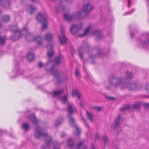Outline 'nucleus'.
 I'll return each mask as SVG.
<instances>
[{
  "label": "nucleus",
  "mask_w": 149,
  "mask_h": 149,
  "mask_svg": "<svg viewBox=\"0 0 149 149\" xmlns=\"http://www.w3.org/2000/svg\"><path fill=\"white\" fill-rule=\"evenodd\" d=\"M10 29L13 32L14 36L11 38L13 41L18 40L22 36V34L25 36L26 40L29 42L35 41L38 45L40 46L42 44V41L41 37L39 36L33 37L32 35L28 32V29L26 27L24 28L23 29L20 31H18L16 25H12L10 26Z\"/></svg>",
  "instance_id": "1"
},
{
  "label": "nucleus",
  "mask_w": 149,
  "mask_h": 149,
  "mask_svg": "<svg viewBox=\"0 0 149 149\" xmlns=\"http://www.w3.org/2000/svg\"><path fill=\"white\" fill-rule=\"evenodd\" d=\"M43 129L41 128L35 129V138L38 139L42 137L44 139L45 144L43 146L42 149H49L51 145L53 146V149H59L60 144L56 142H52L51 136H48L47 133H43Z\"/></svg>",
  "instance_id": "2"
},
{
  "label": "nucleus",
  "mask_w": 149,
  "mask_h": 149,
  "mask_svg": "<svg viewBox=\"0 0 149 149\" xmlns=\"http://www.w3.org/2000/svg\"><path fill=\"white\" fill-rule=\"evenodd\" d=\"M110 83L111 85L116 87L119 86L122 89L127 88L130 91H137L141 89V86L138 85L137 83L128 84H127L124 79L120 78H116L114 76H112L110 78Z\"/></svg>",
  "instance_id": "3"
},
{
  "label": "nucleus",
  "mask_w": 149,
  "mask_h": 149,
  "mask_svg": "<svg viewBox=\"0 0 149 149\" xmlns=\"http://www.w3.org/2000/svg\"><path fill=\"white\" fill-rule=\"evenodd\" d=\"M94 8L93 6L91 4L89 3L84 5L82 10L81 11L77 12L74 15H71L67 14H65L64 17L65 20L69 22L74 19H77L81 18L83 13H87L90 12Z\"/></svg>",
  "instance_id": "4"
},
{
  "label": "nucleus",
  "mask_w": 149,
  "mask_h": 149,
  "mask_svg": "<svg viewBox=\"0 0 149 149\" xmlns=\"http://www.w3.org/2000/svg\"><path fill=\"white\" fill-rule=\"evenodd\" d=\"M63 94V90L54 91L53 92V95L54 97H59L63 103L68 104V105L67 107L69 113L71 114L73 113V111H77L76 109L72 103H68L66 96H64L62 97H61V96Z\"/></svg>",
  "instance_id": "5"
},
{
  "label": "nucleus",
  "mask_w": 149,
  "mask_h": 149,
  "mask_svg": "<svg viewBox=\"0 0 149 149\" xmlns=\"http://www.w3.org/2000/svg\"><path fill=\"white\" fill-rule=\"evenodd\" d=\"M90 34L94 35L96 36L98 39L102 38L100 31L98 30H95L94 28L92 25L89 26L86 29L84 32L82 34L79 35L78 36L81 37L86 35L89 36Z\"/></svg>",
  "instance_id": "6"
},
{
  "label": "nucleus",
  "mask_w": 149,
  "mask_h": 149,
  "mask_svg": "<svg viewBox=\"0 0 149 149\" xmlns=\"http://www.w3.org/2000/svg\"><path fill=\"white\" fill-rule=\"evenodd\" d=\"M45 38L49 41L48 44L47 45V47L48 49L47 54L48 56L50 58L54 54L53 50L54 46L51 41L52 40L53 36L51 33H47L45 35Z\"/></svg>",
  "instance_id": "7"
},
{
  "label": "nucleus",
  "mask_w": 149,
  "mask_h": 149,
  "mask_svg": "<svg viewBox=\"0 0 149 149\" xmlns=\"http://www.w3.org/2000/svg\"><path fill=\"white\" fill-rule=\"evenodd\" d=\"M60 58L58 57L55 58L54 61V66H52L51 70V72L54 76V77L57 78H58L60 75V72L58 71V70L56 68L55 66L58 64L60 61Z\"/></svg>",
  "instance_id": "8"
},
{
  "label": "nucleus",
  "mask_w": 149,
  "mask_h": 149,
  "mask_svg": "<svg viewBox=\"0 0 149 149\" xmlns=\"http://www.w3.org/2000/svg\"><path fill=\"white\" fill-rule=\"evenodd\" d=\"M36 19L38 22H42V30L47 28V21L45 16H43L40 13H39L37 16Z\"/></svg>",
  "instance_id": "9"
},
{
  "label": "nucleus",
  "mask_w": 149,
  "mask_h": 149,
  "mask_svg": "<svg viewBox=\"0 0 149 149\" xmlns=\"http://www.w3.org/2000/svg\"><path fill=\"white\" fill-rule=\"evenodd\" d=\"M90 50V48L87 42L84 43L82 46L79 48V56L81 59H83L82 53L84 52H87Z\"/></svg>",
  "instance_id": "10"
},
{
  "label": "nucleus",
  "mask_w": 149,
  "mask_h": 149,
  "mask_svg": "<svg viewBox=\"0 0 149 149\" xmlns=\"http://www.w3.org/2000/svg\"><path fill=\"white\" fill-rule=\"evenodd\" d=\"M60 32L61 35V37L59 35L58 36V38L59 41L60 43L61 44H65L67 42V39L65 34L64 29L62 26H61Z\"/></svg>",
  "instance_id": "11"
},
{
  "label": "nucleus",
  "mask_w": 149,
  "mask_h": 149,
  "mask_svg": "<svg viewBox=\"0 0 149 149\" xmlns=\"http://www.w3.org/2000/svg\"><path fill=\"white\" fill-rule=\"evenodd\" d=\"M69 121L70 124L73 127L75 128V134L77 135H79L80 131L75 123V120L72 117L70 116L69 117Z\"/></svg>",
  "instance_id": "12"
},
{
  "label": "nucleus",
  "mask_w": 149,
  "mask_h": 149,
  "mask_svg": "<svg viewBox=\"0 0 149 149\" xmlns=\"http://www.w3.org/2000/svg\"><path fill=\"white\" fill-rule=\"evenodd\" d=\"M83 26V24L80 23L78 25H73L70 27V31L71 33L73 34H74L79 31Z\"/></svg>",
  "instance_id": "13"
},
{
  "label": "nucleus",
  "mask_w": 149,
  "mask_h": 149,
  "mask_svg": "<svg viewBox=\"0 0 149 149\" xmlns=\"http://www.w3.org/2000/svg\"><path fill=\"white\" fill-rule=\"evenodd\" d=\"M147 38L145 40H142L140 42L139 47H142L144 48H146L149 44V34H147Z\"/></svg>",
  "instance_id": "14"
},
{
  "label": "nucleus",
  "mask_w": 149,
  "mask_h": 149,
  "mask_svg": "<svg viewBox=\"0 0 149 149\" xmlns=\"http://www.w3.org/2000/svg\"><path fill=\"white\" fill-rule=\"evenodd\" d=\"M10 0H0V5L5 8H8L10 6Z\"/></svg>",
  "instance_id": "15"
},
{
  "label": "nucleus",
  "mask_w": 149,
  "mask_h": 149,
  "mask_svg": "<svg viewBox=\"0 0 149 149\" xmlns=\"http://www.w3.org/2000/svg\"><path fill=\"white\" fill-rule=\"evenodd\" d=\"M36 10V8L31 5L28 6L26 8V11L29 14H33Z\"/></svg>",
  "instance_id": "16"
},
{
  "label": "nucleus",
  "mask_w": 149,
  "mask_h": 149,
  "mask_svg": "<svg viewBox=\"0 0 149 149\" xmlns=\"http://www.w3.org/2000/svg\"><path fill=\"white\" fill-rule=\"evenodd\" d=\"M57 11L59 12L60 11H62L63 12L69 11V9L68 8L59 5L56 8Z\"/></svg>",
  "instance_id": "17"
},
{
  "label": "nucleus",
  "mask_w": 149,
  "mask_h": 149,
  "mask_svg": "<svg viewBox=\"0 0 149 149\" xmlns=\"http://www.w3.org/2000/svg\"><path fill=\"white\" fill-rule=\"evenodd\" d=\"M28 118L35 124H37L38 123V121L36 119L33 115H30L29 116Z\"/></svg>",
  "instance_id": "18"
},
{
  "label": "nucleus",
  "mask_w": 149,
  "mask_h": 149,
  "mask_svg": "<svg viewBox=\"0 0 149 149\" xmlns=\"http://www.w3.org/2000/svg\"><path fill=\"white\" fill-rule=\"evenodd\" d=\"M26 57L27 59L30 61H32L34 58V54L31 52H29Z\"/></svg>",
  "instance_id": "19"
},
{
  "label": "nucleus",
  "mask_w": 149,
  "mask_h": 149,
  "mask_svg": "<svg viewBox=\"0 0 149 149\" xmlns=\"http://www.w3.org/2000/svg\"><path fill=\"white\" fill-rule=\"evenodd\" d=\"M84 141H82L78 143L77 145L78 149H88L84 144Z\"/></svg>",
  "instance_id": "20"
},
{
  "label": "nucleus",
  "mask_w": 149,
  "mask_h": 149,
  "mask_svg": "<svg viewBox=\"0 0 149 149\" xmlns=\"http://www.w3.org/2000/svg\"><path fill=\"white\" fill-rule=\"evenodd\" d=\"M123 122V119L121 116H119L116 119L115 124L116 126L120 125Z\"/></svg>",
  "instance_id": "21"
},
{
  "label": "nucleus",
  "mask_w": 149,
  "mask_h": 149,
  "mask_svg": "<svg viewBox=\"0 0 149 149\" xmlns=\"http://www.w3.org/2000/svg\"><path fill=\"white\" fill-rule=\"evenodd\" d=\"M68 145L71 148H74L75 146V143L71 138L69 139L68 140Z\"/></svg>",
  "instance_id": "22"
},
{
  "label": "nucleus",
  "mask_w": 149,
  "mask_h": 149,
  "mask_svg": "<svg viewBox=\"0 0 149 149\" xmlns=\"http://www.w3.org/2000/svg\"><path fill=\"white\" fill-rule=\"evenodd\" d=\"M72 96H76L78 99H80L81 97V94L77 90L73 91L72 94Z\"/></svg>",
  "instance_id": "23"
},
{
  "label": "nucleus",
  "mask_w": 149,
  "mask_h": 149,
  "mask_svg": "<svg viewBox=\"0 0 149 149\" xmlns=\"http://www.w3.org/2000/svg\"><path fill=\"white\" fill-rule=\"evenodd\" d=\"M62 123V118H60L58 119L56 121L55 125L56 127L60 125Z\"/></svg>",
  "instance_id": "24"
},
{
  "label": "nucleus",
  "mask_w": 149,
  "mask_h": 149,
  "mask_svg": "<svg viewBox=\"0 0 149 149\" xmlns=\"http://www.w3.org/2000/svg\"><path fill=\"white\" fill-rule=\"evenodd\" d=\"M10 17L8 15H4L2 17V20L4 22H8L10 20Z\"/></svg>",
  "instance_id": "25"
},
{
  "label": "nucleus",
  "mask_w": 149,
  "mask_h": 149,
  "mask_svg": "<svg viewBox=\"0 0 149 149\" xmlns=\"http://www.w3.org/2000/svg\"><path fill=\"white\" fill-rule=\"evenodd\" d=\"M29 125L27 123H24L23 124L22 128L24 131H27L29 127Z\"/></svg>",
  "instance_id": "26"
},
{
  "label": "nucleus",
  "mask_w": 149,
  "mask_h": 149,
  "mask_svg": "<svg viewBox=\"0 0 149 149\" xmlns=\"http://www.w3.org/2000/svg\"><path fill=\"white\" fill-rule=\"evenodd\" d=\"M5 41V37H1L0 36V45L3 44Z\"/></svg>",
  "instance_id": "27"
},
{
  "label": "nucleus",
  "mask_w": 149,
  "mask_h": 149,
  "mask_svg": "<svg viewBox=\"0 0 149 149\" xmlns=\"http://www.w3.org/2000/svg\"><path fill=\"white\" fill-rule=\"evenodd\" d=\"M86 114L88 119L91 121H92L93 120V117L92 115L88 111L87 112Z\"/></svg>",
  "instance_id": "28"
},
{
  "label": "nucleus",
  "mask_w": 149,
  "mask_h": 149,
  "mask_svg": "<svg viewBox=\"0 0 149 149\" xmlns=\"http://www.w3.org/2000/svg\"><path fill=\"white\" fill-rule=\"evenodd\" d=\"M126 77L128 79H130L132 77V73L130 72H126Z\"/></svg>",
  "instance_id": "29"
},
{
  "label": "nucleus",
  "mask_w": 149,
  "mask_h": 149,
  "mask_svg": "<svg viewBox=\"0 0 149 149\" xmlns=\"http://www.w3.org/2000/svg\"><path fill=\"white\" fill-rule=\"evenodd\" d=\"M75 74L77 77H79L80 75L79 72V70L77 68L75 71Z\"/></svg>",
  "instance_id": "30"
},
{
  "label": "nucleus",
  "mask_w": 149,
  "mask_h": 149,
  "mask_svg": "<svg viewBox=\"0 0 149 149\" xmlns=\"http://www.w3.org/2000/svg\"><path fill=\"white\" fill-rule=\"evenodd\" d=\"M140 103H136L134 105V108L135 109H138L140 108Z\"/></svg>",
  "instance_id": "31"
},
{
  "label": "nucleus",
  "mask_w": 149,
  "mask_h": 149,
  "mask_svg": "<svg viewBox=\"0 0 149 149\" xmlns=\"http://www.w3.org/2000/svg\"><path fill=\"white\" fill-rule=\"evenodd\" d=\"M130 108V106L129 105H127V106H126L125 107H123V108H122V111H124L125 110H127L128 109Z\"/></svg>",
  "instance_id": "32"
},
{
  "label": "nucleus",
  "mask_w": 149,
  "mask_h": 149,
  "mask_svg": "<svg viewBox=\"0 0 149 149\" xmlns=\"http://www.w3.org/2000/svg\"><path fill=\"white\" fill-rule=\"evenodd\" d=\"M103 140L104 141V143H106L107 140V137L106 136H103Z\"/></svg>",
  "instance_id": "33"
},
{
  "label": "nucleus",
  "mask_w": 149,
  "mask_h": 149,
  "mask_svg": "<svg viewBox=\"0 0 149 149\" xmlns=\"http://www.w3.org/2000/svg\"><path fill=\"white\" fill-rule=\"evenodd\" d=\"M95 110L97 111H100L101 110V108L100 107H95Z\"/></svg>",
  "instance_id": "34"
},
{
  "label": "nucleus",
  "mask_w": 149,
  "mask_h": 149,
  "mask_svg": "<svg viewBox=\"0 0 149 149\" xmlns=\"http://www.w3.org/2000/svg\"><path fill=\"white\" fill-rule=\"evenodd\" d=\"M100 136V135L98 133H97L95 135V139H97Z\"/></svg>",
  "instance_id": "35"
},
{
  "label": "nucleus",
  "mask_w": 149,
  "mask_h": 149,
  "mask_svg": "<svg viewBox=\"0 0 149 149\" xmlns=\"http://www.w3.org/2000/svg\"><path fill=\"white\" fill-rule=\"evenodd\" d=\"M134 10V9H133L132 10V11H131V12H127L125 13L124 14V15H126L128 14H131L132 13V11H133Z\"/></svg>",
  "instance_id": "36"
},
{
  "label": "nucleus",
  "mask_w": 149,
  "mask_h": 149,
  "mask_svg": "<svg viewBox=\"0 0 149 149\" xmlns=\"http://www.w3.org/2000/svg\"><path fill=\"white\" fill-rule=\"evenodd\" d=\"M43 64L41 62H39L38 63V66L39 67H41L43 65Z\"/></svg>",
  "instance_id": "37"
},
{
  "label": "nucleus",
  "mask_w": 149,
  "mask_h": 149,
  "mask_svg": "<svg viewBox=\"0 0 149 149\" xmlns=\"http://www.w3.org/2000/svg\"><path fill=\"white\" fill-rule=\"evenodd\" d=\"M146 89L147 91L149 90V84H147L146 85Z\"/></svg>",
  "instance_id": "38"
},
{
  "label": "nucleus",
  "mask_w": 149,
  "mask_h": 149,
  "mask_svg": "<svg viewBox=\"0 0 149 149\" xmlns=\"http://www.w3.org/2000/svg\"><path fill=\"white\" fill-rule=\"evenodd\" d=\"M128 3V6L129 8H130V1L131 0H127Z\"/></svg>",
  "instance_id": "39"
},
{
  "label": "nucleus",
  "mask_w": 149,
  "mask_h": 149,
  "mask_svg": "<svg viewBox=\"0 0 149 149\" xmlns=\"http://www.w3.org/2000/svg\"><path fill=\"white\" fill-rule=\"evenodd\" d=\"M91 148L92 149H95L94 148V145H93L91 146Z\"/></svg>",
  "instance_id": "40"
},
{
  "label": "nucleus",
  "mask_w": 149,
  "mask_h": 149,
  "mask_svg": "<svg viewBox=\"0 0 149 149\" xmlns=\"http://www.w3.org/2000/svg\"><path fill=\"white\" fill-rule=\"evenodd\" d=\"M102 53L100 52H99V53L98 54V55L99 56H101V55H102Z\"/></svg>",
  "instance_id": "41"
},
{
  "label": "nucleus",
  "mask_w": 149,
  "mask_h": 149,
  "mask_svg": "<svg viewBox=\"0 0 149 149\" xmlns=\"http://www.w3.org/2000/svg\"><path fill=\"white\" fill-rule=\"evenodd\" d=\"M145 105L148 107H149V104H145Z\"/></svg>",
  "instance_id": "42"
},
{
  "label": "nucleus",
  "mask_w": 149,
  "mask_h": 149,
  "mask_svg": "<svg viewBox=\"0 0 149 149\" xmlns=\"http://www.w3.org/2000/svg\"><path fill=\"white\" fill-rule=\"evenodd\" d=\"M61 2H64L67 1V0H60Z\"/></svg>",
  "instance_id": "43"
},
{
  "label": "nucleus",
  "mask_w": 149,
  "mask_h": 149,
  "mask_svg": "<svg viewBox=\"0 0 149 149\" xmlns=\"http://www.w3.org/2000/svg\"><path fill=\"white\" fill-rule=\"evenodd\" d=\"M108 98H109L111 99H114V98L113 97H109Z\"/></svg>",
  "instance_id": "44"
},
{
  "label": "nucleus",
  "mask_w": 149,
  "mask_h": 149,
  "mask_svg": "<svg viewBox=\"0 0 149 149\" xmlns=\"http://www.w3.org/2000/svg\"><path fill=\"white\" fill-rule=\"evenodd\" d=\"M65 135V134H63V135H62V137H63Z\"/></svg>",
  "instance_id": "45"
},
{
  "label": "nucleus",
  "mask_w": 149,
  "mask_h": 149,
  "mask_svg": "<svg viewBox=\"0 0 149 149\" xmlns=\"http://www.w3.org/2000/svg\"><path fill=\"white\" fill-rule=\"evenodd\" d=\"M51 62V61H48V63H47V64H49V63H50V62Z\"/></svg>",
  "instance_id": "46"
},
{
  "label": "nucleus",
  "mask_w": 149,
  "mask_h": 149,
  "mask_svg": "<svg viewBox=\"0 0 149 149\" xmlns=\"http://www.w3.org/2000/svg\"><path fill=\"white\" fill-rule=\"evenodd\" d=\"M81 117H82V118L84 120V119L83 118V117L82 116V115H81Z\"/></svg>",
  "instance_id": "47"
},
{
  "label": "nucleus",
  "mask_w": 149,
  "mask_h": 149,
  "mask_svg": "<svg viewBox=\"0 0 149 149\" xmlns=\"http://www.w3.org/2000/svg\"><path fill=\"white\" fill-rule=\"evenodd\" d=\"M130 34H131V35L132 36H133V35H132V33H130Z\"/></svg>",
  "instance_id": "48"
},
{
  "label": "nucleus",
  "mask_w": 149,
  "mask_h": 149,
  "mask_svg": "<svg viewBox=\"0 0 149 149\" xmlns=\"http://www.w3.org/2000/svg\"><path fill=\"white\" fill-rule=\"evenodd\" d=\"M32 1H35V0H31Z\"/></svg>",
  "instance_id": "49"
},
{
  "label": "nucleus",
  "mask_w": 149,
  "mask_h": 149,
  "mask_svg": "<svg viewBox=\"0 0 149 149\" xmlns=\"http://www.w3.org/2000/svg\"><path fill=\"white\" fill-rule=\"evenodd\" d=\"M106 88H107V89H109V88H107V87H106Z\"/></svg>",
  "instance_id": "50"
}]
</instances>
